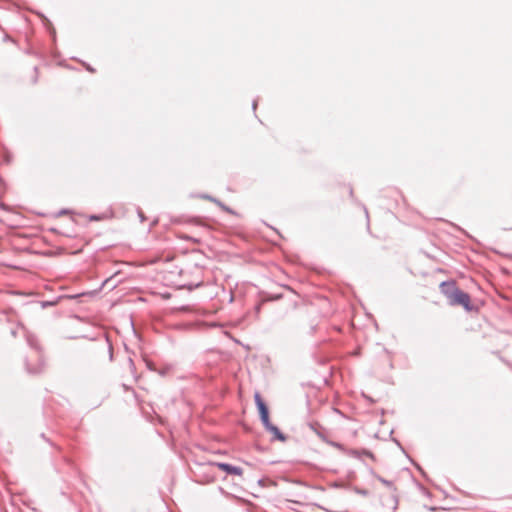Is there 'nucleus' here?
Segmentation results:
<instances>
[{"instance_id":"1","label":"nucleus","mask_w":512,"mask_h":512,"mask_svg":"<svg viewBox=\"0 0 512 512\" xmlns=\"http://www.w3.org/2000/svg\"><path fill=\"white\" fill-rule=\"evenodd\" d=\"M442 293L448 298L450 305L462 306L466 311L472 310L471 298L464 291L455 286L454 283L443 282L441 284Z\"/></svg>"},{"instance_id":"2","label":"nucleus","mask_w":512,"mask_h":512,"mask_svg":"<svg viewBox=\"0 0 512 512\" xmlns=\"http://www.w3.org/2000/svg\"><path fill=\"white\" fill-rule=\"evenodd\" d=\"M255 402H256V405H257V408L259 410V413H260V417H261V420L262 422L265 424V425H268V422H269V413H268V408L267 406L265 405L264 401L262 400L261 396L259 393H256L255 394Z\"/></svg>"},{"instance_id":"3","label":"nucleus","mask_w":512,"mask_h":512,"mask_svg":"<svg viewBox=\"0 0 512 512\" xmlns=\"http://www.w3.org/2000/svg\"><path fill=\"white\" fill-rule=\"evenodd\" d=\"M214 465L220 470L226 472L227 474L235 475V476H243V469L238 466H233L227 463H214Z\"/></svg>"},{"instance_id":"4","label":"nucleus","mask_w":512,"mask_h":512,"mask_svg":"<svg viewBox=\"0 0 512 512\" xmlns=\"http://www.w3.org/2000/svg\"><path fill=\"white\" fill-rule=\"evenodd\" d=\"M274 435H276L280 440H284V436L282 435V433L280 432V430L276 427V426H273L270 424V422H268V425H265Z\"/></svg>"}]
</instances>
